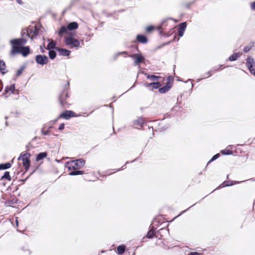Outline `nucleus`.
Masks as SVG:
<instances>
[{
	"label": "nucleus",
	"instance_id": "nucleus-1",
	"mask_svg": "<svg viewBox=\"0 0 255 255\" xmlns=\"http://www.w3.org/2000/svg\"><path fill=\"white\" fill-rule=\"evenodd\" d=\"M26 42L27 40L23 38L11 39L10 43L11 48L10 55L14 56L21 54L23 57H26L30 53V48L28 46H23Z\"/></svg>",
	"mask_w": 255,
	"mask_h": 255
},
{
	"label": "nucleus",
	"instance_id": "nucleus-2",
	"mask_svg": "<svg viewBox=\"0 0 255 255\" xmlns=\"http://www.w3.org/2000/svg\"><path fill=\"white\" fill-rule=\"evenodd\" d=\"M64 42L70 48L78 49L81 47L80 41L74 37V34L71 32L65 36Z\"/></svg>",
	"mask_w": 255,
	"mask_h": 255
},
{
	"label": "nucleus",
	"instance_id": "nucleus-3",
	"mask_svg": "<svg viewBox=\"0 0 255 255\" xmlns=\"http://www.w3.org/2000/svg\"><path fill=\"white\" fill-rule=\"evenodd\" d=\"M85 164V161L83 159H76L65 163V166L69 170H75L81 168Z\"/></svg>",
	"mask_w": 255,
	"mask_h": 255
},
{
	"label": "nucleus",
	"instance_id": "nucleus-4",
	"mask_svg": "<svg viewBox=\"0 0 255 255\" xmlns=\"http://www.w3.org/2000/svg\"><path fill=\"white\" fill-rule=\"evenodd\" d=\"M69 82L67 81L63 86V92L59 96V101L62 106L66 104L65 100L69 97L67 90L69 88Z\"/></svg>",
	"mask_w": 255,
	"mask_h": 255
},
{
	"label": "nucleus",
	"instance_id": "nucleus-5",
	"mask_svg": "<svg viewBox=\"0 0 255 255\" xmlns=\"http://www.w3.org/2000/svg\"><path fill=\"white\" fill-rule=\"evenodd\" d=\"M29 157L30 154L29 153H21L18 158V160L22 161L23 165L26 170H27L30 166Z\"/></svg>",
	"mask_w": 255,
	"mask_h": 255
},
{
	"label": "nucleus",
	"instance_id": "nucleus-6",
	"mask_svg": "<svg viewBox=\"0 0 255 255\" xmlns=\"http://www.w3.org/2000/svg\"><path fill=\"white\" fill-rule=\"evenodd\" d=\"M246 61L247 65L250 73L255 76V60L253 57L248 56Z\"/></svg>",
	"mask_w": 255,
	"mask_h": 255
},
{
	"label": "nucleus",
	"instance_id": "nucleus-7",
	"mask_svg": "<svg viewBox=\"0 0 255 255\" xmlns=\"http://www.w3.org/2000/svg\"><path fill=\"white\" fill-rule=\"evenodd\" d=\"M35 61L37 64L44 65L48 63V58L44 55H37L35 57Z\"/></svg>",
	"mask_w": 255,
	"mask_h": 255
},
{
	"label": "nucleus",
	"instance_id": "nucleus-8",
	"mask_svg": "<svg viewBox=\"0 0 255 255\" xmlns=\"http://www.w3.org/2000/svg\"><path fill=\"white\" fill-rule=\"evenodd\" d=\"M144 86L148 88L150 90H153L160 87L161 84L158 82H153L151 83H144Z\"/></svg>",
	"mask_w": 255,
	"mask_h": 255
},
{
	"label": "nucleus",
	"instance_id": "nucleus-9",
	"mask_svg": "<svg viewBox=\"0 0 255 255\" xmlns=\"http://www.w3.org/2000/svg\"><path fill=\"white\" fill-rule=\"evenodd\" d=\"M74 116V113L71 111H66L65 112L61 114L59 118H63L66 120H68L70 118Z\"/></svg>",
	"mask_w": 255,
	"mask_h": 255
},
{
	"label": "nucleus",
	"instance_id": "nucleus-10",
	"mask_svg": "<svg viewBox=\"0 0 255 255\" xmlns=\"http://www.w3.org/2000/svg\"><path fill=\"white\" fill-rule=\"evenodd\" d=\"M130 56L134 59V63L135 65L139 64V63L143 62L144 60V58L140 54H134Z\"/></svg>",
	"mask_w": 255,
	"mask_h": 255
},
{
	"label": "nucleus",
	"instance_id": "nucleus-11",
	"mask_svg": "<svg viewBox=\"0 0 255 255\" xmlns=\"http://www.w3.org/2000/svg\"><path fill=\"white\" fill-rule=\"evenodd\" d=\"M186 27V22H182L180 23L179 25L178 30V35L180 37H182L184 33V31L185 30Z\"/></svg>",
	"mask_w": 255,
	"mask_h": 255
},
{
	"label": "nucleus",
	"instance_id": "nucleus-12",
	"mask_svg": "<svg viewBox=\"0 0 255 255\" xmlns=\"http://www.w3.org/2000/svg\"><path fill=\"white\" fill-rule=\"evenodd\" d=\"M56 50L59 52V54L63 56H68L70 55L71 51L66 49L57 48Z\"/></svg>",
	"mask_w": 255,
	"mask_h": 255
},
{
	"label": "nucleus",
	"instance_id": "nucleus-13",
	"mask_svg": "<svg viewBox=\"0 0 255 255\" xmlns=\"http://www.w3.org/2000/svg\"><path fill=\"white\" fill-rule=\"evenodd\" d=\"M27 35L29 37H30L31 39H32L34 36L37 35L38 34V29L36 26L34 27V30L33 31L31 29L27 31Z\"/></svg>",
	"mask_w": 255,
	"mask_h": 255
},
{
	"label": "nucleus",
	"instance_id": "nucleus-14",
	"mask_svg": "<svg viewBox=\"0 0 255 255\" xmlns=\"http://www.w3.org/2000/svg\"><path fill=\"white\" fill-rule=\"evenodd\" d=\"M78 24L76 22H71L67 25V29L68 30L72 31L77 29L78 28Z\"/></svg>",
	"mask_w": 255,
	"mask_h": 255
},
{
	"label": "nucleus",
	"instance_id": "nucleus-15",
	"mask_svg": "<svg viewBox=\"0 0 255 255\" xmlns=\"http://www.w3.org/2000/svg\"><path fill=\"white\" fill-rule=\"evenodd\" d=\"M144 121L143 118H139L134 122V125L136 126V128L141 127L144 124Z\"/></svg>",
	"mask_w": 255,
	"mask_h": 255
},
{
	"label": "nucleus",
	"instance_id": "nucleus-16",
	"mask_svg": "<svg viewBox=\"0 0 255 255\" xmlns=\"http://www.w3.org/2000/svg\"><path fill=\"white\" fill-rule=\"evenodd\" d=\"M0 71L3 75L6 73L5 63L3 60H0Z\"/></svg>",
	"mask_w": 255,
	"mask_h": 255
},
{
	"label": "nucleus",
	"instance_id": "nucleus-17",
	"mask_svg": "<svg viewBox=\"0 0 255 255\" xmlns=\"http://www.w3.org/2000/svg\"><path fill=\"white\" fill-rule=\"evenodd\" d=\"M136 40L141 43H146L147 42L146 37L142 35H137L136 36Z\"/></svg>",
	"mask_w": 255,
	"mask_h": 255
},
{
	"label": "nucleus",
	"instance_id": "nucleus-18",
	"mask_svg": "<svg viewBox=\"0 0 255 255\" xmlns=\"http://www.w3.org/2000/svg\"><path fill=\"white\" fill-rule=\"evenodd\" d=\"M56 42L53 40H51L50 42L48 43L46 49L48 50H51L55 49L56 50V48H57V47H56Z\"/></svg>",
	"mask_w": 255,
	"mask_h": 255
},
{
	"label": "nucleus",
	"instance_id": "nucleus-19",
	"mask_svg": "<svg viewBox=\"0 0 255 255\" xmlns=\"http://www.w3.org/2000/svg\"><path fill=\"white\" fill-rule=\"evenodd\" d=\"M15 90V85L12 84L9 87H6L4 90V93H3V95H5V93H7L8 92H10L11 93H13Z\"/></svg>",
	"mask_w": 255,
	"mask_h": 255
},
{
	"label": "nucleus",
	"instance_id": "nucleus-20",
	"mask_svg": "<svg viewBox=\"0 0 255 255\" xmlns=\"http://www.w3.org/2000/svg\"><path fill=\"white\" fill-rule=\"evenodd\" d=\"M146 77L147 79H149L151 81L158 82V79L160 78V77L159 76L155 75H149L147 74H146Z\"/></svg>",
	"mask_w": 255,
	"mask_h": 255
},
{
	"label": "nucleus",
	"instance_id": "nucleus-21",
	"mask_svg": "<svg viewBox=\"0 0 255 255\" xmlns=\"http://www.w3.org/2000/svg\"><path fill=\"white\" fill-rule=\"evenodd\" d=\"M47 155V154L45 152L39 153L37 155L36 159V161H39L43 159L44 158L46 157Z\"/></svg>",
	"mask_w": 255,
	"mask_h": 255
},
{
	"label": "nucleus",
	"instance_id": "nucleus-22",
	"mask_svg": "<svg viewBox=\"0 0 255 255\" xmlns=\"http://www.w3.org/2000/svg\"><path fill=\"white\" fill-rule=\"evenodd\" d=\"M68 29L67 27H65L64 26H62L59 31V35L61 36L63 33H66L67 35L70 33L68 32Z\"/></svg>",
	"mask_w": 255,
	"mask_h": 255
},
{
	"label": "nucleus",
	"instance_id": "nucleus-23",
	"mask_svg": "<svg viewBox=\"0 0 255 255\" xmlns=\"http://www.w3.org/2000/svg\"><path fill=\"white\" fill-rule=\"evenodd\" d=\"M240 55L241 54L239 53H235L232 55L231 56H230L229 60L231 61H235L238 59V58L240 56Z\"/></svg>",
	"mask_w": 255,
	"mask_h": 255
},
{
	"label": "nucleus",
	"instance_id": "nucleus-24",
	"mask_svg": "<svg viewBox=\"0 0 255 255\" xmlns=\"http://www.w3.org/2000/svg\"><path fill=\"white\" fill-rule=\"evenodd\" d=\"M254 46V43L253 42L250 43L247 46H246L244 49V52L245 53L249 51Z\"/></svg>",
	"mask_w": 255,
	"mask_h": 255
},
{
	"label": "nucleus",
	"instance_id": "nucleus-25",
	"mask_svg": "<svg viewBox=\"0 0 255 255\" xmlns=\"http://www.w3.org/2000/svg\"><path fill=\"white\" fill-rule=\"evenodd\" d=\"M125 251V246L124 245H121L119 246L117 248V252L119 254L122 255L123 254Z\"/></svg>",
	"mask_w": 255,
	"mask_h": 255
},
{
	"label": "nucleus",
	"instance_id": "nucleus-26",
	"mask_svg": "<svg viewBox=\"0 0 255 255\" xmlns=\"http://www.w3.org/2000/svg\"><path fill=\"white\" fill-rule=\"evenodd\" d=\"M11 167V164L9 163H6L4 164H0V170L6 169Z\"/></svg>",
	"mask_w": 255,
	"mask_h": 255
},
{
	"label": "nucleus",
	"instance_id": "nucleus-27",
	"mask_svg": "<svg viewBox=\"0 0 255 255\" xmlns=\"http://www.w3.org/2000/svg\"><path fill=\"white\" fill-rule=\"evenodd\" d=\"M48 54H49V58L51 59H54L56 56V52L52 50H49Z\"/></svg>",
	"mask_w": 255,
	"mask_h": 255
},
{
	"label": "nucleus",
	"instance_id": "nucleus-28",
	"mask_svg": "<svg viewBox=\"0 0 255 255\" xmlns=\"http://www.w3.org/2000/svg\"><path fill=\"white\" fill-rule=\"evenodd\" d=\"M6 179L9 181L11 180V177L9 175V172L8 171H5L3 175L1 177V179Z\"/></svg>",
	"mask_w": 255,
	"mask_h": 255
},
{
	"label": "nucleus",
	"instance_id": "nucleus-29",
	"mask_svg": "<svg viewBox=\"0 0 255 255\" xmlns=\"http://www.w3.org/2000/svg\"><path fill=\"white\" fill-rule=\"evenodd\" d=\"M169 88H170L169 87L165 86L163 87L159 88L158 91H159V93L163 94V93H165L166 92H167L169 90Z\"/></svg>",
	"mask_w": 255,
	"mask_h": 255
},
{
	"label": "nucleus",
	"instance_id": "nucleus-30",
	"mask_svg": "<svg viewBox=\"0 0 255 255\" xmlns=\"http://www.w3.org/2000/svg\"><path fill=\"white\" fill-rule=\"evenodd\" d=\"M83 173H84V171H83L78 170V171H72V172H70L69 174L71 176H74V175L82 174H83Z\"/></svg>",
	"mask_w": 255,
	"mask_h": 255
},
{
	"label": "nucleus",
	"instance_id": "nucleus-31",
	"mask_svg": "<svg viewBox=\"0 0 255 255\" xmlns=\"http://www.w3.org/2000/svg\"><path fill=\"white\" fill-rule=\"evenodd\" d=\"M219 68H216L215 67H214L213 70L209 71V72H208L206 73V74H207L206 77H209L210 76H211L212 75V73H214V72L217 71Z\"/></svg>",
	"mask_w": 255,
	"mask_h": 255
},
{
	"label": "nucleus",
	"instance_id": "nucleus-32",
	"mask_svg": "<svg viewBox=\"0 0 255 255\" xmlns=\"http://www.w3.org/2000/svg\"><path fill=\"white\" fill-rule=\"evenodd\" d=\"M221 153L225 155H230L232 154V151L229 149H224L221 151Z\"/></svg>",
	"mask_w": 255,
	"mask_h": 255
},
{
	"label": "nucleus",
	"instance_id": "nucleus-33",
	"mask_svg": "<svg viewBox=\"0 0 255 255\" xmlns=\"http://www.w3.org/2000/svg\"><path fill=\"white\" fill-rule=\"evenodd\" d=\"M24 69V66H22L21 67H20L19 68V69H18L16 71V76H20L22 74V73Z\"/></svg>",
	"mask_w": 255,
	"mask_h": 255
},
{
	"label": "nucleus",
	"instance_id": "nucleus-34",
	"mask_svg": "<svg viewBox=\"0 0 255 255\" xmlns=\"http://www.w3.org/2000/svg\"><path fill=\"white\" fill-rule=\"evenodd\" d=\"M154 231L150 230L147 234L146 236L148 238H151L154 236Z\"/></svg>",
	"mask_w": 255,
	"mask_h": 255
},
{
	"label": "nucleus",
	"instance_id": "nucleus-35",
	"mask_svg": "<svg viewBox=\"0 0 255 255\" xmlns=\"http://www.w3.org/2000/svg\"><path fill=\"white\" fill-rule=\"evenodd\" d=\"M220 156V154L219 153H217L216 154H215L214 156H213L212 157V158L210 159V160L208 162V163H209L210 162L216 160V159H217L218 158H219Z\"/></svg>",
	"mask_w": 255,
	"mask_h": 255
},
{
	"label": "nucleus",
	"instance_id": "nucleus-36",
	"mask_svg": "<svg viewBox=\"0 0 255 255\" xmlns=\"http://www.w3.org/2000/svg\"><path fill=\"white\" fill-rule=\"evenodd\" d=\"M154 29V27L153 26H149L146 27V30L147 32H150Z\"/></svg>",
	"mask_w": 255,
	"mask_h": 255
},
{
	"label": "nucleus",
	"instance_id": "nucleus-37",
	"mask_svg": "<svg viewBox=\"0 0 255 255\" xmlns=\"http://www.w3.org/2000/svg\"><path fill=\"white\" fill-rule=\"evenodd\" d=\"M229 182H227V183L224 182L223 183V187H226V186H229L233 185V183L232 182L231 183H228Z\"/></svg>",
	"mask_w": 255,
	"mask_h": 255
},
{
	"label": "nucleus",
	"instance_id": "nucleus-38",
	"mask_svg": "<svg viewBox=\"0 0 255 255\" xmlns=\"http://www.w3.org/2000/svg\"><path fill=\"white\" fill-rule=\"evenodd\" d=\"M64 124H61L59 127V129L60 130L63 129L64 128Z\"/></svg>",
	"mask_w": 255,
	"mask_h": 255
},
{
	"label": "nucleus",
	"instance_id": "nucleus-39",
	"mask_svg": "<svg viewBox=\"0 0 255 255\" xmlns=\"http://www.w3.org/2000/svg\"><path fill=\"white\" fill-rule=\"evenodd\" d=\"M41 132L43 135H47L49 133L48 130H42Z\"/></svg>",
	"mask_w": 255,
	"mask_h": 255
},
{
	"label": "nucleus",
	"instance_id": "nucleus-40",
	"mask_svg": "<svg viewBox=\"0 0 255 255\" xmlns=\"http://www.w3.org/2000/svg\"><path fill=\"white\" fill-rule=\"evenodd\" d=\"M251 7H252V8L253 10H255V2H253V3H252V4H251Z\"/></svg>",
	"mask_w": 255,
	"mask_h": 255
},
{
	"label": "nucleus",
	"instance_id": "nucleus-41",
	"mask_svg": "<svg viewBox=\"0 0 255 255\" xmlns=\"http://www.w3.org/2000/svg\"><path fill=\"white\" fill-rule=\"evenodd\" d=\"M199 254L197 252H194V253H190L188 255H199Z\"/></svg>",
	"mask_w": 255,
	"mask_h": 255
},
{
	"label": "nucleus",
	"instance_id": "nucleus-42",
	"mask_svg": "<svg viewBox=\"0 0 255 255\" xmlns=\"http://www.w3.org/2000/svg\"><path fill=\"white\" fill-rule=\"evenodd\" d=\"M127 54V52H120V53H119L118 54Z\"/></svg>",
	"mask_w": 255,
	"mask_h": 255
},
{
	"label": "nucleus",
	"instance_id": "nucleus-43",
	"mask_svg": "<svg viewBox=\"0 0 255 255\" xmlns=\"http://www.w3.org/2000/svg\"><path fill=\"white\" fill-rule=\"evenodd\" d=\"M17 2L19 4H22V1L21 0H16Z\"/></svg>",
	"mask_w": 255,
	"mask_h": 255
},
{
	"label": "nucleus",
	"instance_id": "nucleus-44",
	"mask_svg": "<svg viewBox=\"0 0 255 255\" xmlns=\"http://www.w3.org/2000/svg\"><path fill=\"white\" fill-rule=\"evenodd\" d=\"M41 52L42 53H44L45 52L44 50L41 47Z\"/></svg>",
	"mask_w": 255,
	"mask_h": 255
},
{
	"label": "nucleus",
	"instance_id": "nucleus-45",
	"mask_svg": "<svg viewBox=\"0 0 255 255\" xmlns=\"http://www.w3.org/2000/svg\"><path fill=\"white\" fill-rule=\"evenodd\" d=\"M1 91V90H0V92Z\"/></svg>",
	"mask_w": 255,
	"mask_h": 255
}]
</instances>
